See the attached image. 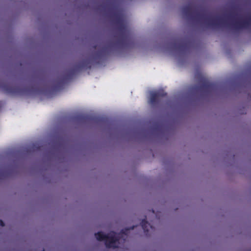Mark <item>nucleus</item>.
<instances>
[{
    "instance_id": "obj_7",
    "label": "nucleus",
    "mask_w": 251,
    "mask_h": 251,
    "mask_svg": "<svg viewBox=\"0 0 251 251\" xmlns=\"http://www.w3.org/2000/svg\"><path fill=\"white\" fill-rule=\"evenodd\" d=\"M0 88L6 94L16 95L22 91L20 86L13 85L11 83L3 82L0 81Z\"/></svg>"
},
{
    "instance_id": "obj_2",
    "label": "nucleus",
    "mask_w": 251,
    "mask_h": 251,
    "mask_svg": "<svg viewBox=\"0 0 251 251\" xmlns=\"http://www.w3.org/2000/svg\"><path fill=\"white\" fill-rule=\"evenodd\" d=\"M182 12L187 18L203 22L205 25L212 28L219 27L223 25V19L219 17L213 18L207 16L204 13L198 12L190 4L183 6L182 8Z\"/></svg>"
},
{
    "instance_id": "obj_5",
    "label": "nucleus",
    "mask_w": 251,
    "mask_h": 251,
    "mask_svg": "<svg viewBox=\"0 0 251 251\" xmlns=\"http://www.w3.org/2000/svg\"><path fill=\"white\" fill-rule=\"evenodd\" d=\"M195 77L200 84L199 86H197L195 88L196 89L210 92L215 87V84L209 82L201 73H197L195 75Z\"/></svg>"
},
{
    "instance_id": "obj_9",
    "label": "nucleus",
    "mask_w": 251,
    "mask_h": 251,
    "mask_svg": "<svg viewBox=\"0 0 251 251\" xmlns=\"http://www.w3.org/2000/svg\"><path fill=\"white\" fill-rule=\"evenodd\" d=\"M141 224L144 232L146 235L149 234L150 228L152 230H154V228L152 227V226H151L147 221L146 218L142 220Z\"/></svg>"
},
{
    "instance_id": "obj_3",
    "label": "nucleus",
    "mask_w": 251,
    "mask_h": 251,
    "mask_svg": "<svg viewBox=\"0 0 251 251\" xmlns=\"http://www.w3.org/2000/svg\"><path fill=\"white\" fill-rule=\"evenodd\" d=\"M134 226L131 227L129 228H126L123 229L120 233L117 234L114 231H111L107 234H104L101 231L98 232L95 234L96 238L100 241H104L105 242V245L107 248H116L117 246L116 245V243L118 242L120 238L122 237V235L124 234L125 235H127L129 231L131 229H133Z\"/></svg>"
},
{
    "instance_id": "obj_10",
    "label": "nucleus",
    "mask_w": 251,
    "mask_h": 251,
    "mask_svg": "<svg viewBox=\"0 0 251 251\" xmlns=\"http://www.w3.org/2000/svg\"><path fill=\"white\" fill-rule=\"evenodd\" d=\"M80 120H83V121H91V120H93V119L92 118H91V117H89V116H80L79 118Z\"/></svg>"
},
{
    "instance_id": "obj_12",
    "label": "nucleus",
    "mask_w": 251,
    "mask_h": 251,
    "mask_svg": "<svg viewBox=\"0 0 251 251\" xmlns=\"http://www.w3.org/2000/svg\"><path fill=\"white\" fill-rule=\"evenodd\" d=\"M42 251H44V250H43Z\"/></svg>"
},
{
    "instance_id": "obj_6",
    "label": "nucleus",
    "mask_w": 251,
    "mask_h": 251,
    "mask_svg": "<svg viewBox=\"0 0 251 251\" xmlns=\"http://www.w3.org/2000/svg\"><path fill=\"white\" fill-rule=\"evenodd\" d=\"M167 95V94L163 90L152 92L151 94L150 103L153 106L158 105L162 103Z\"/></svg>"
},
{
    "instance_id": "obj_4",
    "label": "nucleus",
    "mask_w": 251,
    "mask_h": 251,
    "mask_svg": "<svg viewBox=\"0 0 251 251\" xmlns=\"http://www.w3.org/2000/svg\"><path fill=\"white\" fill-rule=\"evenodd\" d=\"M235 16L231 13L227 16V19L231 22H227L226 20L223 19L222 26H226L228 28L235 30H238L243 28H248L251 25V15L247 18L241 20H235Z\"/></svg>"
},
{
    "instance_id": "obj_8",
    "label": "nucleus",
    "mask_w": 251,
    "mask_h": 251,
    "mask_svg": "<svg viewBox=\"0 0 251 251\" xmlns=\"http://www.w3.org/2000/svg\"><path fill=\"white\" fill-rule=\"evenodd\" d=\"M174 46L176 50L181 51H184L187 49V45L186 43L178 40L175 41Z\"/></svg>"
},
{
    "instance_id": "obj_11",
    "label": "nucleus",
    "mask_w": 251,
    "mask_h": 251,
    "mask_svg": "<svg viewBox=\"0 0 251 251\" xmlns=\"http://www.w3.org/2000/svg\"><path fill=\"white\" fill-rule=\"evenodd\" d=\"M5 225L4 222H3L2 220H0V226H4Z\"/></svg>"
},
{
    "instance_id": "obj_1",
    "label": "nucleus",
    "mask_w": 251,
    "mask_h": 251,
    "mask_svg": "<svg viewBox=\"0 0 251 251\" xmlns=\"http://www.w3.org/2000/svg\"><path fill=\"white\" fill-rule=\"evenodd\" d=\"M112 22L116 26L117 33L106 45L101 43L94 47L95 50L97 47L99 50L95 52L92 57L86 58L76 65L74 68L68 71L63 75L54 87L55 90L60 89L63 85L72 79L74 75L83 68L91 69V60L97 61L98 59L106 56L111 50L115 48L123 49L130 46L132 43V38L130 30L127 25L124 14L121 11L116 12L112 15Z\"/></svg>"
}]
</instances>
